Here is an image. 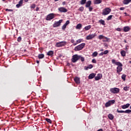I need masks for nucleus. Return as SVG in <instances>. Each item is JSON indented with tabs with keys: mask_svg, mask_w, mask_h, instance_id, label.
I'll return each instance as SVG.
<instances>
[{
	"mask_svg": "<svg viewBox=\"0 0 131 131\" xmlns=\"http://www.w3.org/2000/svg\"><path fill=\"white\" fill-rule=\"evenodd\" d=\"M112 63L113 64H115L117 66V73L120 75V72L122 71V63L119 61H116V60L114 59L112 60Z\"/></svg>",
	"mask_w": 131,
	"mask_h": 131,
	"instance_id": "nucleus-1",
	"label": "nucleus"
},
{
	"mask_svg": "<svg viewBox=\"0 0 131 131\" xmlns=\"http://www.w3.org/2000/svg\"><path fill=\"white\" fill-rule=\"evenodd\" d=\"M79 59H80V55L75 54L72 56L71 61L73 63H76V62H77V61H78V60H79Z\"/></svg>",
	"mask_w": 131,
	"mask_h": 131,
	"instance_id": "nucleus-2",
	"label": "nucleus"
},
{
	"mask_svg": "<svg viewBox=\"0 0 131 131\" xmlns=\"http://www.w3.org/2000/svg\"><path fill=\"white\" fill-rule=\"evenodd\" d=\"M66 45H67V42L65 41H60V42H56L55 45V47H56V48H60L61 47H65Z\"/></svg>",
	"mask_w": 131,
	"mask_h": 131,
	"instance_id": "nucleus-3",
	"label": "nucleus"
},
{
	"mask_svg": "<svg viewBox=\"0 0 131 131\" xmlns=\"http://www.w3.org/2000/svg\"><path fill=\"white\" fill-rule=\"evenodd\" d=\"M85 46V43H82L80 45L76 47L75 48L74 50L76 52L77 51H81V50H82V49H83V48H84Z\"/></svg>",
	"mask_w": 131,
	"mask_h": 131,
	"instance_id": "nucleus-4",
	"label": "nucleus"
},
{
	"mask_svg": "<svg viewBox=\"0 0 131 131\" xmlns=\"http://www.w3.org/2000/svg\"><path fill=\"white\" fill-rule=\"evenodd\" d=\"M111 13V9L109 8H105L102 10V15L103 16H106V15H108Z\"/></svg>",
	"mask_w": 131,
	"mask_h": 131,
	"instance_id": "nucleus-5",
	"label": "nucleus"
},
{
	"mask_svg": "<svg viewBox=\"0 0 131 131\" xmlns=\"http://www.w3.org/2000/svg\"><path fill=\"white\" fill-rule=\"evenodd\" d=\"M54 18H55V14L50 13L47 16L46 20L47 21H51V20H52Z\"/></svg>",
	"mask_w": 131,
	"mask_h": 131,
	"instance_id": "nucleus-6",
	"label": "nucleus"
},
{
	"mask_svg": "<svg viewBox=\"0 0 131 131\" xmlns=\"http://www.w3.org/2000/svg\"><path fill=\"white\" fill-rule=\"evenodd\" d=\"M110 91L113 94H118V93H119L120 90L119 89V88H114L110 89Z\"/></svg>",
	"mask_w": 131,
	"mask_h": 131,
	"instance_id": "nucleus-7",
	"label": "nucleus"
},
{
	"mask_svg": "<svg viewBox=\"0 0 131 131\" xmlns=\"http://www.w3.org/2000/svg\"><path fill=\"white\" fill-rule=\"evenodd\" d=\"M62 22H63V19H60L58 21H56L53 25V27L54 28L59 27V26L61 25V23H62Z\"/></svg>",
	"mask_w": 131,
	"mask_h": 131,
	"instance_id": "nucleus-8",
	"label": "nucleus"
},
{
	"mask_svg": "<svg viewBox=\"0 0 131 131\" xmlns=\"http://www.w3.org/2000/svg\"><path fill=\"white\" fill-rule=\"evenodd\" d=\"M96 36H97V34L96 33L89 34L86 37V39H87V40H90V39H93V38H94Z\"/></svg>",
	"mask_w": 131,
	"mask_h": 131,
	"instance_id": "nucleus-9",
	"label": "nucleus"
},
{
	"mask_svg": "<svg viewBox=\"0 0 131 131\" xmlns=\"http://www.w3.org/2000/svg\"><path fill=\"white\" fill-rule=\"evenodd\" d=\"M114 103H115V100H110L105 103V107H110V106H111V104H114Z\"/></svg>",
	"mask_w": 131,
	"mask_h": 131,
	"instance_id": "nucleus-10",
	"label": "nucleus"
},
{
	"mask_svg": "<svg viewBox=\"0 0 131 131\" xmlns=\"http://www.w3.org/2000/svg\"><path fill=\"white\" fill-rule=\"evenodd\" d=\"M58 10L60 13H67V12L68 11L67 9L64 7H59L58 8Z\"/></svg>",
	"mask_w": 131,
	"mask_h": 131,
	"instance_id": "nucleus-11",
	"label": "nucleus"
},
{
	"mask_svg": "<svg viewBox=\"0 0 131 131\" xmlns=\"http://www.w3.org/2000/svg\"><path fill=\"white\" fill-rule=\"evenodd\" d=\"M98 38L99 39H105V40H103V41H108V40H109V38H107L106 37H104V36H103V35H100L98 36Z\"/></svg>",
	"mask_w": 131,
	"mask_h": 131,
	"instance_id": "nucleus-12",
	"label": "nucleus"
},
{
	"mask_svg": "<svg viewBox=\"0 0 131 131\" xmlns=\"http://www.w3.org/2000/svg\"><path fill=\"white\" fill-rule=\"evenodd\" d=\"M102 77H103L102 74H98L97 76L95 77V80H100V79H102Z\"/></svg>",
	"mask_w": 131,
	"mask_h": 131,
	"instance_id": "nucleus-13",
	"label": "nucleus"
},
{
	"mask_svg": "<svg viewBox=\"0 0 131 131\" xmlns=\"http://www.w3.org/2000/svg\"><path fill=\"white\" fill-rule=\"evenodd\" d=\"M23 5V0H20L18 2V4H17L16 5V8H19L20 7H22Z\"/></svg>",
	"mask_w": 131,
	"mask_h": 131,
	"instance_id": "nucleus-14",
	"label": "nucleus"
},
{
	"mask_svg": "<svg viewBox=\"0 0 131 131\" xmlns=\"http://www.w3.org/2000/svg\"><path fill=\"white\" fill-rule=\"evenodd\" d=\"M96 75L95 73L90 74L88 77L89 79H93V78H95Z\"/></svg>",
	"mask_w": 131,
	"mask_h": 131,
	"instance_id": "nucleus-15",
	"label": "nucleus"
},
{
	"mask_svg": "<svg viewBox=\"0 0 131 131\" xmlns=\"http://www.w3.org/2000/svg\"><path fill=\"white\" fill-rule=\"evenodd\" d=\"M74 81L76 82V83L78 84L80 83V79L78 77H76L74 78Z\"/></svg>",
	"mask_w": 131,
	"mask_h": 131,
	"instance_id": "nucleus-16",
	"label": "nucleus"
},
{
	"mask_svg": "<svg viewBox=\"0 0 131 131\" xmlns=\"http://www.w3.org/2000/svg\"><path fill=\"white\" fill-rule=\"evenodd\" d=\"M130 104L129 103H127V104H124V105H122L121 106V108H122V109H126L127 108H128L129 107V106H130Z\"/></svg>",
	"mask_w": 131,
	"mask_h": 131,
	"instance_id": "nucleus-17",
	"label": "nucleus"
},
{
	"mask_svg": "<svg viewBox=\"0 0 131 131\" xmlns=\"http://www.w3.org/2000/svg\"><path fill=\"white\" fill-rule=\"evenodd\" d=\"M91 5H92V1H89L86 3L85 5V8H89L91 7Z\"/></svg>",
	"mask_w": 131,
	"mask_h": 131,
	"instance_id": "nucleus-18",
	"label": "nucleus"
},
{
	"mask_svg": "<svg viewBox=\"0 0 131 131\" xmlns=\"http://www.w3.org/2000/svg\"><path fill=\"white\" fill-rule=\"evenodd\" d=\"M129 30H130V28H129V27H124L123 28L124 32H127V31H129Z\"/></svg>",
	"mask_w": 131,
	"mask_h": 131,
	"instance_id": "nucleus-19",
	"label": "nucleus"
},
{
	"mask_svg": "<svg viewBox=\"0 0 131 131\" xmlns=\"http://www.w3.org/2000/svg\"><path fill=\"white\" fill-rule=\"evenodd\" d=\"M95 5H99L102 3V0H94Z\"/></svg>",
	"mask_w": 131,
	"mask_h": 131,
	"instance_id": "nucleus-20",
	"label": "nucleus"
},
{
	"mask_svg": "<svg viewBox=\"0 0 131 131\" xmlns=\"http://www.w3.org/2000/svg\"><path fill=\"white\" fill-rule=\"evenodd\" d=\"M131 2V0H123V4L124 5H128Z\"/></svg>",
	"mask_w": 131,
	"mask_h": 131,
	"instance_id": "nucleus-21",
	"label": "nucleus"
},
{
	"mask_svg": "<svg viewBox=\"0 0 131 131\" xmlns=\"http://www.w3.org/2000/svg\"><path fill=\"white\" fill-rule=\"evenodd\" d=\"M120 54L122 57H125L126 55V52L124 50H122Z\"/></svg>",
	"mask_w": 131,
	"mask_h": 131,
	"instance_id": "nucleus-22",
	"label": "nucleus"
},
{
	"mask_svg": "<svg viewBox=\"0 0 131 131\" xmlns=\"http://www.w3.org/2000/svg\"><path fill=\"white\" fill-rule=\"evenodd\" d=\"M108 117L111 120H113V119H114V116H113V115L112 114H108Z\"/></svg>",
	"mask_w": 131,
	"mask_h": 131,
	"instance_id": "nucleus-23",
	"label": "nucleus"
},
{
	"mask_svg": "<svg viewBox=\"0 0 131 131\" xmlns=\"http://www.w3.org/2000/svg\"><path fill=\"white\" fill-rule=\"evenodd\" d=\"M82 27V25H81V24H78V25H77L76 28V29H81Z\"/></svg>",
	"mask_w": 131,
	"mask_h": 131,
	"instance_id": "nucleus-24",
	"label": "nucleus"
},
{
	"mask_svg": "<svg viewBox=\"0 0 131 131\" xmlns=\"http://www.w3.org/2000/svg\"><path fill=\"white\" fill-rule=\"evenodd\" d=\"M38 59H43V58H45V54H40L38 55Z\"/></svg>",
	"mask_w": 131,
	"mask_h": 131,
	"instance_id": "nucleus-25",
	"label": "nucleus"
},
{
	"mask_svg": "<svg viewBox=\"0 0 131 131\" xmlns=\"http://www.w3.org/2000/svg\"><path fill=\"white\" fill-rule=\"evenodd\" d=\"M99 23L101 24L102 25H106V24H105V20L103 19H100L98 21Z\"/></svg>",
	"mask_w": 131,
	"mask_h": 131,
	"instance_id": "nucleus-26",
	"label": "nucleus"
},
{
	"mask_svg": "<svg viewBox=\"0 0 131 131\" xmlns=\"http://www.w3.org/2000/svg\"><path fill=\"white\" fill-rule=\"evenodd\" d=\"M47 55H48V56H53V55H54V51H49L47 53Z\"/></svg>",
	"mask_w": 131,
	"mask_h": 131,
	"instance_id": "nucleus-27",
	"label": "nucleus"
},
{
	"mask_svg": "<svg viewBox=\"0 0 131 131\" xmlns=\"http://www.w3.org/2000/svg\"><path fill=\"white\" fill-rule=\"evenodd\" d=\"M92 28V26L91 25H89V26H87L86 27H84V29L85 30H90V29H91Z\"/></svg>",
	"mask_w": 131,
	"mask_h": 131,
	"instance_id": "nucleus-28",
	"label": "nucleus"
},
{
	"mask_svg": "<svg viewBox=\"0 0 131 131\" xmlns=\"http://www.w3.org/2000/svg\"><path fill=\"white\" fill-rule=\"evenodd\" d=\"M45 120L49 123H52V120L48 118H45Z\"/></svg>",
	"mask_w": 131,
	"mask_h": 131,
	"instance_id": "nucleus-29",
	"label": "nucleus"
},
{
	"mask_svg": "<svg viewBox=\"0 0 131 131\" xmlns=\"http://www.w3.org/2000/svg\"><path fill=\"white\" fill-rule=\"evenodd\" d=\"M112 17H113V15H112L108 16L106 18L107 21H109L110 20H111L112 19Z\"/></svg>",
	"mask_w": 131,
	"mask_h": 131,
	"instance_id": "nucleus-30",
	"label": "nucleus"
},
{
	"mask_svg": "<svg viewBox=\"0 0 131 131\" xmlns=\"http://www.w3.org/2000/svg\"><path fill=\"white\" fill-rule=\"evenodd\" d=\"M93 57H97L98 56V52L97 51L94 52L92 54Z\"/></svg>",
	"mask_w": 131,
	"mask_h": 131,
	"instance_id": "nucleus-31",
	"label": "nucleus"
},
{
	"mask_svg": "<svg viewBox=\"0 0 131 131\" xmlns=\"http://www.w3.org/2000/svg\"><path fill=\"white\" fill-rule=\"evenodd\" d=\"M124 113H127L128 114H129V113H131V110H127L126 111H124Z\"/></svg>",
	"mask_w": 131,
	"mask_h": 131,
	"instance_id": "nucleus-32",
	"label": "nucleus"
},
{
	"mask_svg": "<svg viewBox=\"0 0 131 131\" xmlns=\"http://www.w3.org/2000/svg\"><path fill=\"white\" fill-rule=\"evenodd\" d=\"M125 77H126V75L125 74H123L121 76V78L124 80V81H125Z\"/></svg>",
	"mask_w": 131,
	"mask_h": 131,
	"instance_id": "nucleus-33",
	"label": "nucleus"
},
{
	"mask_svg": "<svg viewBox=\"0 0 131 131\" xmlns=\"http://www.w3.org/2000/svg\"><path fill=\"white\" fill-rule=\"evenodd\" d=\"M86 0H81L80 1L81 5H84V4H86Z\"/></svg>",
	"mask_w": 131,
	"mask_h": 131,
	"instance_id": "nucleus-34",
	"label": "nucleus"
},
{
	"mask_svg": "<svg viewBox=\"0 0 131 131\" xmlns=\"http://www.w3.org/2000/svg\"><path fill=\"white\" fill-rule=\"evenodd\" d=\"M83 10H84V8L82 6L80 7L79 8V11L80 12H83Z\"/></svg>",
	"mask_w": 131,
	"mask_h": 131,
	"instance_id": "nucleus-35",
	"label": "nucleus"
},
{
	"mask_svg": "<svg viewBox=\"0 0 131 131\" xmlns=\"http://www.w3.org/2000/svg\"><path fill=\"white\" fill-rule=\"evenodd\" d=\"M124 91H125V92H127V91H128V90H129V87H127V86H125L123 88Z\"/></svg>",
	"mask_w": 131,
	"mask_h": 131,
	"instance_id": "nucleus-36",
	"label": "nucleus"
},
{
	"mask_svg": "<svg viewBox=\"0 0 131 131\" xmlns=\"http://www.w3.org/2000/svg\"><path fill=\"white\" fill-rule=\"evenodd\" d=\"M81 41H82V39H79L78 40H76V42L77 43H80V42H81Z\"/></svg>",
	"mask_w": 131,
	"mask_h": 131,
	"instance_id": "nucleus-37",
	"label": "nucleus"
},
{
	"mask_svg": "<svg viewBox=\"0 0 131 131\" xmlns=\"http://www.w3.org/2000/svg\"><path fill=\"white\" fill-rule=\"evenodd\" d=\"M66 27H67V25L64 24L62 27V30H65V29H66Z\"/></svg>",
	"mask_w": 131,
	"mask_h": 131,
	"instance_id": "nucleus-38",
	"label": "nucleus"
},
{
	"mask_svg": "<svg viewBox=\"0 0 131 131\" xmlns=\"http://www.w3.org/2000/svg\"><path fill=\"white\" fill-rule=\"evenodd\" d=\"M80 59L81 60V62H84V57H83L80 55Z\"/></svg>",
	"mask_w": 131,
	"mask_h": 131,
	"instance_id": "nucleus-39",
	"label": "nucleus"
},
{
	"mask_svg": "<svg viewBox=\"0 0 131 131\" xmlns=\"http://www.w3.org/2000/svg\"><path fill=\"white\" fill-rule=\"evenodd\" d=\"M118 113H124V111H120L118 109L117 110Z\"/></svg>",
	"mask_w": 131,
	"mask_h": 131,
	"instance_id": "nucleus-40",
	"label": "nucleus"
},
{
	"mask_svg": "<svg viewBox=\"0 0 131 131\" xmlns=\"http://www.w3.org/2000/svg\"><path fill=\"white\" fill-rule=\"evenodd\" d=\"M103 53V55H107V54L109 53V51L105 50Z\"/></svg>",
	"mask_w": 131,
	"mask_h": 131,
	"instance_id": "nucleus-41",
	"label": "nucleus"
},
{
	"mask_svg": "<svg viewBox=\"0 0 131 131\" xmlns=\"http://www.w3.org/2000/svg\"><path fill=\"white\" fill-rule=\"evenodd\" d=\"M94 66L93 64H89L87 68H89V69H92Z\"/></svg>",
	"mask_w": 131,
	"mask_h": 131,
	"instance_id": "nucleus-42",
	"label": "nucleus"
},
{
	"mask_svg": "<svg viewBox=\"0 0 131 131\" xmlns=\"http://www.w3.org/2000/svg\"><path fill=\"white\" fill-rule=\"evenodd\" d=\"M22 40V37L21 36H19L17 38V41L20 42Z\"/></svg>",
	"mask_w": 131,
	"mask_h": 131,
	"instance_id": "nucleus-43",
	"label": "nucleus"
},
{
	"mask_svg": "<svg viewBox=\"0 0 131 131\" xmlns=\"http://www.w3.org/2000/svg\"><path fill=\"white\" fill-rule=\"evenodd\" d=\"M5 11L6 12H13V9H6Z\"/></svg>",
	"mask_w": 131,
	"mask_h": 131,
	"instance_id": "nucleus-44",
	"label": "nucleus"
},
{
	"mask_svg": "<svg viewBox=\"0 0 131 131\" xmlns=\"http://www.w3.org/2000/svg\"><path fill=\"white\" fill-rule=\"evenodd\" d=\"M92 63L96 64L97 63V60H96V59H92Z\"/></svg>",
	"mask_w": 131,
	"mask_h": 131,
	"instance_id": "nucleus-45",
	"label": "nucleus"
},
{
	"mask_svg": "<svg viewBox=\"0 0 131 131\" xmlns=\"http://www.w3.org/2000/svg\"><path fill=\"white\" fill-rule=\"evenodd\" d=\"M35 8V4H32L31 6V9H34Z\"/></svg>",
	"mask_w": 131,
	"mask_h": 131,
	"instance_id": "nucleus-46",
	"label": "nucleus"
},
{
	"mask_svg": "<svg viewBox=\"0 0 131 131\" xmlns=\"http://www.w3.org/2000/svg\"><path fill=\"white\" fill-rule=\"evenodd\" d=\"M89 9V12H92V11H93V7L90 6L89 7H88Z\"/></svg>",
	"mask_w": 131,
	"mask_h": 131,
	"instance_id": "nucleus-47",
	"label": "nucleus"
},
{
	"mask_svg": "<svg viewBox=\"0 0 131 131\" xmlns=\"http://www.w3.org/2000/svg\"><path fill=\"white\" fill-rule=\"evenodd\" d=\"M70 21L69 20H67L64 24L66 25L67 26V25L70 24Z\"/></svg>",
	"mask_w": 131,
	"mask_h": 131,
	"instance_id": "nucleus-48",
	"label": "nucleus"
},
{
	"mask_svg": "<svg viewBox=\"0 0 131 131\" xmlns=\"http://www.w3.org/2000/svg\"><path fill=\"white\" fill-rule=\"evenodd\" d=\"M116 30L117 31H121V29L120 28H118Z\"/></svg>",
	"mask_w": 131,
	"mask_h": 131,
	"instance_id": "nucleus-49",
	"label": "nucleus"
},
{
	"mask_svg": "<svg viewBox=\"0 0 131 131\" xmlns=\"http://www.w3.org/2000/svg\"><path fill=\"white\" fill-rule=\"evenodd\" d=\"M125 8H124V7H121L120 8V10H121V11H123V10H124Z\"/></svg>",
	"mask_w": 131,
	"mask_h": 131,
	"instance_id": "nucleus-50",
	"label": "nucleus"
},
{
	"mask_svg": "<svg viewBox=\"0 0 131 131\" xmlns=\"http://www.w3.org/2000/svg\"><path fill=\"white\" fill-rule=\"evenodd\" d=\"M103 55H104L103 52H101L99 54V56H103Z\"/></svg>",
	"mask_w": 131,
	"mask_h": 131,
	"instance_id": "nucleus-51",
	"label": "nucleus"
},
{
	"mask_svg": "<svg viewBox=\"0 0 131 131\" xmlns=\"http://www.w3.org/2000/svg\"><path fill=\"white\" fill-rule=\"evenodd\" d=\"M62 5H63V6H65V5H66V2H63Z\"/></svg>",
	"mask_w": 131,
	"mask_h": 131,
	"instance_id": "nucleus-52",
	"label": "nucleus"
},
{
	"mask_svg": "<svg viewBox=\"0 0 131 131\" xmlns=\"http://www.w3.org/2000/svg\"><path fill=\"white\" fill-rule=\"evenodd\" d=\"M71 42L72 43H74V39H72V40H71Z\"/></svg>",
	"mask_w": 131,
	"mask_h": 131,
	"instance_id": "nucleus-53",
	"label": "nucleus"
},
{
	"mask_svg": "<svg viewBox=\"0 0 131 131\" xmlns=\"http://www.w3.org/2000/svg\"><path fill=\"white\" fill-rule=\"evenodd\" d=\"M84 69H85V70H88L89 69L88 68V67H84Z\"/></svg>",
	"mask_w": 131,
	"mask_h": 131,
	"instance_id": "nucleus-54",
	"label": "nucleus"
},
{
	"mask_svg": "<svg viewBox=\"0 0 131 131\" xmlns=\"http://www.w3.org/2000/svg\"><path fill=\"white\" fill-rule=\"evenodd\" d=\"M38 10H39V8L38 7H36V11L37 12V11H38Z\"/></svg>",
	"mask_w": 131,
	"mask_h": 131,
	"instance_id": "nucleus-55",
	"label": "nucleus"
},
{
	"mask_svg": "<svg viewBox=\"0 0 131 131\" xmlns=\"http://www.w3.org/2000/svg\"><path fill=\"white\" fill-rule=\"evenodd\" d=\"M124 14H125L126 16H129V15L127 14V13H126V12H125Z\"/></svg>",
	"mask_w": 131,
	"mask_h": 131,
	"instance_id": "nucleus-56",
	"label": "nucleus"
},
{
	"mask_svg": "<svg viewBox=\"0 0 131 131\" xmlns=\"http://www.w3.org/2000/svg\"><path fill=\"white\" fill-rule=\"evenodd\" d=\"M97 131H103V129L101 128V129L97 130Z\"/></svg>",
	"mask_w": 131,
	"mask_h": 131,
	"instance_id": "nucleus-57",
	"label": "nucleus"
},
{
	"mask_svg": "<svg viewBox=\"0 0 131 131\" xmlns=\"http://www.w3.org/2000/svg\"><path fill=\"white\" fill-rule=\"evenodd\" d=\"M36 63L37 64H39V60H36Z\"/></svg>",
	"mask_w": 131,
	"mask_h": 131,
	"instance_id": "nucleus-58",
	"label": "nucleus"
},
{
	"mask_svg": "<svg viewBox=\"0 0 131 131\" xmlns=\"http://www.w3.org/2000/svg\"><path fill=\"white\" fill-rule=\"evenodd\" d=\"M76 45H77V42L73 43V46H76Z\"/></svg>",
	"mask_w": 131,
	"mask_h": 131,
	"instance_id": "nucleus-59",
	"label": "nucleus"
},
{
	"mask_svg": "<svg viewBox=\"0 0 131 131\" xmlns=\"http://www.w3.org/2000/svg\"><path fill=\"white\" fill-rule=\"evenodd\" d=\"M25 3H27L28 2V0H24Z\"/></svg>",
	"mask_w": 131,
	"mask_h": 131,
	"instance_id": "nucleus-60",
	"label": "nucleus"
},
{
	"mask_svg": "<svg viewBox=\"0 0 131 131\" xmlns=\"http://www.w3.org/2000/svg\"><path fill=\"white\" fill-rule=\"evenodd\" d=\"M125 50H127V46H126Z\"/></svg>",
	"mask_w": 131,
	"mask_h": 131,
	"instance_id": "nucleus-61",
	"label": "nucleus"
},
{
	"mask_svg": "<svg viewBox=\"0 0 131 131\" xmlns=\"http://www.w3.org/2000/svg\"><path fill=\"white\" fill-rule=\"evenodd\" d=\"M124 41V42H125V43H126V42H126V40H125Z\"/></svg>",
	"mask_w": 131,
	"mask_h": 131,
	"instance_id": "nucleus-62",
	"label": "nucleus"
},
{
	"mask_svg": "<svg viewBox=\"0 0 131 131\" xmlns=\"http://www.w3.org/2000/svg\"><path fill=\"white\" fill-rule=\"evenodd\" d=\"M59 0H54V2H58Z\"/></svg>",
	"mask_w": 131,
	"mask_h": 131,
	"instance_id": "nucleus-63",
	"label": "nucleus"
},
{
	"mask_svg": "<svg viewBox=\"0 0 131 131\" xmlns=\"http://www.w3.org/2000/svg\"><path fill=\"white\" fill-rule=\"evenodd\" d=\"M130 109H131V105H130Z\"/></svg>",
	"mask_w": 131,
	"mask_h": 131,
	"instance_id": "nucleus-64",
	"label": "nucleus"
}]
</instances>
